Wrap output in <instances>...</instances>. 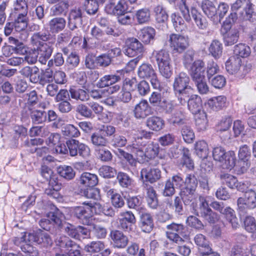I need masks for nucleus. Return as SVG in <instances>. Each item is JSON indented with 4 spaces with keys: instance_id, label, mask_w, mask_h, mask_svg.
<instances>
[{
    "instance_id": "obj_31",
    "label": "nucleus",
    "mask_w": 256,
    "mask_h": 256,
    "mask_svg": "<svg viewBox=\"0 0 256 256\" xmlns=\"http://www.w3.org/2000/svg\"><path fill=\"white\" fill-rule=\"evenodd\" d=\"M108 197H110L112 206L116 208H121L124 204V202L121 195L116 192L112 188H106L105 190Z\"/></svg>"
},
{
    "instance_id": "obj_10",
    "label": "nucleus",
    "mask_w": 256,
    "mask_h": 256,
    "mask_svg": "<svg viewBox=\"0 0 256 256\" xmlns=\"http://www.w3.org/2000/svg\"><path fill=\"white\" fill-rule=\"evenodd\" d=\"M126 44L127 48L124 51L126 55L129 57H142L144 51V48L142 44L136 38H129L126 40Z\"/></svg>"
},
{
    "instance_id": "obj_41",
    "label": "nucleus",
    "mask_w": 256,
    "mask_h": 256,
    "mask_svg": "<svg viewBox=\"0 0 256 256\" xmlns=\"http://www.w3.org/2000/svg\"><path fill=\"white\" fill-rule=\"evenodd\" d=\"M155 30L150 26L142 29L138 33V38L144 43L148 44L154 38Z\"/></svg>"
},
{
    "instance_id": "obj_53",
    "label": "nucleus",
    "mask_w": 256,
    "mask_h": 256,
    "mask_svg": "<svg viewBox=\"0 0 256 256\" xmlns=\"http://www.w3.org/2000/svg\"><path fill=\"white\" fill-rule=\"evenodd\" d=\"M236 158L234 152V151H228L224 158V160L222 162L224 168L231 170L234 168L236 164Z\"/></svg>"
},
{
    "instance_id": "obj_13",
    "label": "nucleus",
    "mask_w": 256,
    "mask_h": 256,
    "mask_svg": "<svg viewBox=\"0 0 256 256\" xmlns=\"http://www.w3.org/2000/svg\"><path fill=\"white\" fill-rule=\"evenodd\" d=\"M189 110L194 115L204 112L202 110V102L200 96L197 94L190 96L186 102Z\"/></svg>"
},
{
    "instance_id": "obj_57",
    "label": "nucleus",
    "mask_w": 256,
    "mask_h": 256,
    "mask_svg": "<svg viewBox=\"0 0 256 256\" xmlns=\"http://www.w3.org/2000/svg\"><path fill=\"white\" fill-rule=\"evenodd\" d=\"M222 182L230 188H234L236 186L238 180L236 178L228 174H224L220 176Z\"/></svg>"
},
{
    "instance_id": "obj_64",
    "label": "nucleus",
    "mask_w": 256,
    "mask_h": 256,
    "mask_svg": "<svg viewBox=\"0 0 256 256\" xmlns=\"http://www.w3.org/2000/svg\"><path fill=\"white\" fill-rule=\"evenodd\" d=\"M53 74L52 70L50 68L42 70L40 72V84L44 86L46 84L52 82Z\"/></svg>"
},
{
    "instance_id": "obj_3",
    "label": "nucleus",
    "mask_w": 256,
    "mask_h": 256,
    "mask_svg": "<svg viewBox=\"0 0 256 256\" xmlns=\"http://www.w3.org/2000/svg\"><path fill=\"white\" fill-rule=\"evenodd\" d=\"M256 208V192L250 189L246 191L244 197H240L237 200V210L240 216H244L248 209Z\"/></svg>"
},
{
    "instance_id": "obj_8",
    "label": "nucleus",
    "mask_w": 256,
    "mask_h": 256,
    "mask_svg": "<svg viewBox=\"0 0 256 256\" xmlns=\"http://www.w3.org/2000/svg\"><path fill=\"white\" fill-rule=\"evenodd\" d=\"M200 204L198 210H194V213L200 216L209 223L214 224L218 220V214L213 212L209 207L205 198L200 196Z\"/></svg>"
},
{
    "instance_id": "obj_28",
    "label": "nucleus",
    "mask_w": 256,
    "mask_h": 256,
    "mask_svg": "<svg viewBox=\"0 0 256 256\" xmlns=\"http://www.w3.org/2000/svg\"><path fill=\"white\" fill-rule=\"evenodd\" d=\"M158 66L171 64L172 60L169 52L165 50L155 51L153 53Z\"/></svg>"
},
{
    "instance_id": "obj_17",
    "label": "nucleus",
    "mask_w": 256,
    "mask_h": 256,
    "mask_svg": "<svg viewBox=\"0 0 256 256\" xmlns=\"http://www.w3.org/2000/svg\"><path fill=\"white\" fill-rule=\"evenodd\" d=\"M205 71V64L200 60L194 61L191 67L190 74L192 80L205 77L204 72Z\"/></svg>"
},
{
    "instance_id": "obj_56",
    "label": "nucleus",
    "mask_w": 256,
    "mask_h": 256,
    "mask_svg": "<svg viewBox=\"0 0 256 256\" xmlns=\"http://www.w3.org/2000/svg\"><path fill=\"white\" fill-rule=\"evenodd\" d=\"M83 7L88 14L94 15L98 12L99 5L94 0H84Z\"/></svg>"
},
{
    "instance_id": "obj_61",
    "label": "nucleus",
    "mask_w": 256,
    "mask_h": 256,
    "mask_svg": "<svg viewBox=\"0 0 256 256\" xmlns=\"http://www.w3.org/2000/svg\"><path fill=\"white\" fill-rule=\"evenodd\" d=\"M146 156L148 160L154 158L158 154L160 146L158 144L151 143L146 148Z\"/></svg>"
},
{
    "instance_id": "obj_20",
    "label": "nucleus",
    "mask_w": 256,
    "mask_h": 256,
    "mask_svg": "<svg viewBox=\"0 0 256 256\" xmlns=\"http://www.w3.org/2000/svg\"><path fill=\"white\" fill-rule=\"evenodd\" d=\"M32 122L34 124H42L47 120L46 112L44 110H37L28 106Z\"/></svg>"
},
{
    "instance_id": "obj_25",
    "label": "nucleus",
    "mask_w": 256,
    "mask_h": 256,
    "mask_svg": "<svg viewBox=\"0 0 256 256\" xmlns=\"http://www.w3.org/2000/svg\"><path fill=\"white\" fill-rule=\"evenodd\" d=\"M242 66V59L236 56H231L226 62L227 72L232 74H236Z\"/></svg>"
},
{
    "instance_id": "obj_51",
    "label": "nucleus",
    "mask_w": 256,
    "mask_h": 256,
    "mask_svg": "<svg viewBox=\"0 0 256 256\" xmlns=\"http://www.w3.org/2000/svg\"><path fill=\"white\" fill-rule=\"evenodd\" d=\"M58 174L62 178L68 180H70L75 176V172L70 166H60L58 168Z\"/></svg>"
},
{
    "instance_id": "obj_14",
    "label": "nucleus",
    "mask_w": 256,
    "mask_h": 256,
    "mask_svg": "<svg viewBox=\"0 0 256 256\" xmlns=\"http://www.w3.org/2000/svg\"><path fill=\"white\" fill-rule=\"evenodd\" d=\"M134 113L136 118H144L152 114V108L146 100H142L135 106Z\"/></svg>"
},
{
    "instance_id": "obj_52",
    "label": "nucleus",
    "mask_w": 256,
    "mask_h": 256,
    "mask_svg": "<svg viewBox=\"0 0 256 256\" xmlns=\"http://www.w3.org/2000/svg\"><path fill=\"white\" fill-rule=\"evenodd\" d=\"M136 18L139 24L148 22L150 19V12L148 8H142L138 10L136 14Z\"/></svg>"
},
{
    "instance_id": "obj_36",
    "label": "nucleus",
    "mask_w": 256,
    "mask_h": 256,
    "mask_svg": "<svg viewBox=\"0 0 256 256\" xmlns=\"http://www.w3.org/2000/svg\"><path fill=\"white\" fill-rule=\"evenodd\" d=\"M70 7V2L68 0H63L54 4L50 8V14L53 16L65 14Z\"/></svg>"
},
{
    "instance_id": "obj_50",
    "label": "nucleus",
    "mask_w": 256,
    "mask_h": 256,
    "mask_svg": "<svg viewBox=\"0 0 256 256\" xmlns=\"http://www.w3.org/2000/svg\"><path fill=\"white\" fill-rule=\"evenodd\" d=\"M208 51L213 57L218 58L222 52V44L218 40H212L208 48Z\"/></svg>"
},
{
    "instance_id": "obj_49",
    "label": "nucleus",
    "mask_w": 256,
    "mask_h": 256,
    "mask_svg": "<svg viewBox=\"0 0 256 256\" xmlns=\"http://www.w3.org/2000/svg\"><path fill=\"white\" fill-rule=\"evenodd\" d=\"M196 155L200 158H206L208 154V144L204 140H200L195 144Z\"/></svg>"
},
{
    "instance_id": "obj_9",
    "label": "nucleus",
    "mask_w": 256,
    "mask_h": 256,
    "mask_svg": "<svg viewBox=\"0 0 256 256\" xmlns=\"http://www.w3.org/2000/svg\"><path fill=\"white\" fill-rule=\"evenodd\" d=\"M48 217L50 218L56 224L62 231H64L68 236L76 239L78 232V226L72 224L62 220L54 212H50Z\"/></svg>"
},
{
    "instance_id": "obj_62",
    "label": "nucleus",
    "mask_w": 256,
    "mask_h": 256,
    "mask_svg": "<svg viewBox=\"0 0 256 256\" xmlns=\"http://www.w3.org/2000/svg\"><path fill=\"white\" fill-rule=\"evenodd\" d=\"M104 248V244L101 241L92 242L85 246V250L88 252H98Z\"/></svg>"
},
{
    "instance_id": "obj_21",
    "label": "nucleus",
    "mask_w": 256,
    "mask_h": 256,
    "mask_svg": "<svg viewBox=\"0 0 256 256\" xmlns=\"http://www.w3.org/2000/svg\"><path fill=\"white\" fill-rule=\"evenodd\" d=\"M53 52V47L48 44H44L37 48L36 52L38 56V61L45 64L50 58Z\"/></svg>"
},
{
    "instance_id": "obj_37",
    "label": "nucleus",
    "mask_w": 256,
    "mask_h": 256,
    "mask_svg": "<svg viewBox=\"0 0 256 256\" xmlns=\"http://www.w3.org/2000/svg\"><path fill=\"white\" fill-rule=\"evenodd\" d=\"M90 140L93 145L98 148L106 146L108 142V139L99 130L92 134L90 136Z\"/></svg>"
},
{
    "instance_id": "obj_44",
    "label": "nucleus",
    "mask_w": 256,
    "mask_h": 256,
    "mask_svg": "<svg viewBox=\"0 0 256 256\" xmlns=\"http://www.w3.org/2000/svg\"><path fill=\"white\" fill-rule=\"evenodd\" d=\"M234 56L241 58H246L251 52L250 48L246 44L240 43L234 46Z\"/></svg>"
},
{
    "instance_id": "obj_19",
    "label": "nucleus",
    "mask_w": 256,
    "mask_h": 256,
    "mask_svg": "<svg viewBox=\"0 0 256 256\" xmlns=\"http://www.w3.org/2000/svg\"><path fill=\"white\" fill-rule=\"evenodd\" d=\"M62 184L58 182L57 177L50 178L48 182V186L46 188L44 192L54 198H58L60 196L59 190L61 189Z\"/></svg>"
},
{
    "instance_id": "obj_27",
    "label": "nucleus",
    "mask_w": 256,
    "mask_h": 256,
    "mask_svg": "<svg viewBox=\"0 0 256 256\" xmlns=\"http://www.w3.org/2000/svg\"><path fill=\"white\" fill-rule=\"evenodd\" d=\"M120 80V77L116 74H106L102 76L96 82L98 88L108 87Z\"/></svg>"
},
{
    "instance_id": "obj_29",
    "label": "nucleus",
    "mask_w": 256,
    "mask_h": 256,
    "mask_svg": "<svg viewBox=\"0 0 256 256\" xmlns=\"http://www.w3.org/2000/svg\"><path fill=\"white\" fill-rule=\"evenodd\" d=\"M140 218V228L145 232H150L153 228V218L150 214L142 212Z\"/></svg>"
},
{
    "instance_id": "obj_23",
    "label": "nucleus",
    "mask_w": 256,
    "mask_h": 256,
    "mask_svg": "<svg viewBox=\"0 0 256 256\" xmlns=\"http://www.w3.org/2000/svg\"><path fill=\"white\" fill-rule=\"evenodd\" d=\"M66 20L62 17H55L48 22L50 31L52 34H58L62 31L66 26Z\"/></svg>"
},
{
    "instance_id": "obj_2",
    "label": "nucleus",
    "mask_w": 256,
    "mask_h": 256,
    "mask_svg": "<svg viewBox=\"0 0 256 256\" xmlns=\"http://www.w3.org/2000/svg\"><path fill=\"white\" fill-rule=\"evenodd\" d=\"M138 76L143 79H148L154 89L161 91L162 89V82L158 80L152 66L150 64H143L138 68Z\"/></svg>"
},
{
    "instance_id": "obj_43",
    "label": "nucleus",
    "mask_w": 256,
    "mask_h": 256,
    "mask_svg": "<svg viewBox=\"0 0 256 256\" xmlns=\"http://www.w3.org/2000/svg\"><path fill=\"white\" fill-rule=\"evenodd\" d=\"M56 245L60 248H65L68 251L70 250V248L71 249L78 248V246L75 242L66 236H62L58 238L56 240Z\"/></svg>"
},
{
    "instance_id": "obj_11",
    "label": "nucleus",
    "mask_w": 256,
    "mask_h": 256,
    "mask_svg": "<svg viewBox=\"0 0 256 256\" xmlns=\"http://www.w3.org/2000/svg\"><path fill=\"white\" fill-rule=\"evenodd\" d=\"M8 42L14 46H4L2 48V56L5 57L10 56L14 52L16 54L23 53L26 52L24 44L18 40L10 36L8 38Z\"/></svg>"
},
{
    "instance_id": "obj_54",
    "label": "nucleus",
    "mask_w": 256,
    "mask_h": 256,
    "mask_svg": "<svg viewBox=\"0 0 256 256\" xmlns=\"http://www.w3.org/2000/svg\"><path fill=\"white\" fill-rule=\"evenodd\" d=\"M182 200L180 197L176 196L174 203L168 200L166 202V206L174 210L176 214L182 215L184 210Z\"/></svg>"
},
{
    "instance_id": "obj_33",
    "label": "nucleus",
    "mask_w": 256,
    "mask_h": 256,
    "mask_svg": "<svg viewBox=\"0 0 256 256\" xmlns=\"http://www.w3.org/2000/svg\"><path fill=\"white\" fill-rule=\"evenodd\" d=\"M69 92L72 98L80 102H86L90 99L89 92L86 90L80 88H70Z\"/></svg>"
},
{
    "instance_id": "obj_40",
    "label": "nucleus",
    "mask_w": 256,
    "mask_h": 256,
    "mask_svg": "<svg viewBox=\"0 0 256 256\" xmlns=\"http://www.w3.org/2000/svg\"><path fill=\"white\" fill-rule=\"evenodd\" d=\"M129 147L131 152L136 155V159L139 162L144 163L148 162L147 156H146V150L144 151V148L142 146L133 143Z\"/></svg>"
},
{
    "instance_id": "obj_45",
    "label": "nucleus",
    "mask_w": 256,
    "mask_h": 256,
    "mask_svg": "<svg viewBox=\"0 0 256 256\" xmlns=\"http://www.w3.org/2000/svg\"><path fill=\"white\" fill-rule=\"evenodd\" d=\"M180 194L185 205H190L192 207L194 206L196 200L195 192L180 190Z\"/></svg>"
},
{
    "instance_id": "obj_6",
    "label": "nucleus",
    "mask_w": 256,
    "mask_h": 256,
    "mask_svg": "<svg viewBox=\"0 0 256 256\" xmlns=\"http://www.w3.org/2000/svg\"><path fill=\"white\" fill-rule=\"evenodd\" d=\"M66 144L68 149V154L71 156H75L78 154L84 158H88L90 155V148L78 140H69L66 141Z\"/></svg>"
},
{
    "instance_id": "obj_4",
    "label": "nucleus",
    "mask_w": 256,
    "mask_h": 256,
    "mask_svg": "<svg viewBox=\"0 0 256 256\" xmlns=\"http://www.w3.org/2000/svg\"><path fill=\"white\" fill-rule=\"evenodd\" d=\"M168 42L172 53L174 54H182L189 46L188 37L180 34H170Z\"/></svg>"
},
{
    "instance_id": "obj_48",
    "label": "nucleus",
    "mask_w": 256,
    "mask_h": 256,
    "mask_svg": "<svg viewBox=\"0 0 256 256\" xmlns=\"http://www.w3.org/2000/svg\"><path fill=\"white\" fill-rule=\"evenodd\" d=\"M35 241L42 246L48 248L52 244V240L48 232H42L35 238Z\"/></svg>"
},
{
    "instance_id": "obj_58",
    "label": "nucleus",
    "mask_w": 256,
    "mask_h": 256,
    "mask_svg": "<svg viewBox=\"0 0 256 256\" xmlns=\"http://www.w3.org/2000/svg\"><path fill=\"white\" fill-rule=\"evenodd\" d=\"M181 134L183 139L186 143L193 142L195 136L192 129L188 126H184L181 130Z\"/></svg>"
},
{
    "instance_id": "obj_22",
    "label": "nucleus",
    "mask_w": 256,
    "mask_h": 256,
    "mask_svg": "<svg viewBox=\"0 0 256 256\" xmlns=\"http://www.w3.org/2000/svg\"><path fill=\"white\" fill-rule=\"evenodd\" d=\"M228 102L224 96L213 97L208 101V105L212 110L218 111L227 106Z\"/></svg>"
},
{
    "instance_id": "obj_38",
    "label": "nucleus",
    "mask_w": 256,
    "mask_h": 256,
    "mask_svg": "<svg viewBox=\"0 0 256 256\" xmlns=\"http://www.w3.org/2000/svg\"><path fill=\"white\" fill-rule=\"evenodd\" d=\"M198 181L194 174H188L184 180V186L180 190L195 192L198 186Z\"/></svg>"
},
{
    "instance_id": "obj_32",
    "label": "nucleus",
    "mask_w": 256,
    "mask_h": 256,
    "mask_svg": "<svg viewBox=\"0 0 256 256\" xmlns=\"http://www.w3.org/2000/svg\"><path fill=\"white\" fill-rule=\"evenodd\" d=\"M17 17L14 20V28L17 31H21L24 30L28 26V18L27 16L28 11L16 12Z\"/></svg>"
},
{
    "instance_id": "obj_1",
    "label": "nucleus",
    "mask_w": 256,
    "mask_h": 256,
    "mask_svg": "<svg viewBox=\"0 0 256 256\" xmlns=\"http://www.w3.org/2000/svg\"><path fill=\"white\" fill-rule=\"evenodd\" d=\"M190 82L188 76L182 72L176 75L174 79L172 85L174 93L182 106L186 104L187 99L193 92V88L190 85Z\"/></svg>"
},
{
    "instance_id": "obj_34",
    "label": "nucleus",
    "mask_w": 256,
    "mask_h": 256,
    "mask_svg": "<svg viewBox=\"0 0 256 256\" xmlns=\"http://www.w3.org/2000/svg\"><path fill=\"white\" fill-rule=\"evenodd\" d=\"M146 124L151 130L158 132L164 127V121L160 117L152 116L146 120Z\"/></svg>"
},
{
    "instance_id": "obj_26",
    "label": "nucleus",
    "mask_w": 256,
    "mask_h": 256,
    "mask_svg": "<svg viewBox=\"0 0 256 256\" xmlns=\"http://www.w3.org/2000/svg\"><path fill=\"white\" fill-rule=\"evenodd\" d=\"M98 24L102 27L106 28V29L105 32L108 35H112L114 37H118L122 34L124 30L122 28H112L110 27V22L108 18H100L98 20Z\"/></svg>"
},
{
    "instance_id": "obj_30",
    "label": "nucleus",
    "mask_w": 256,
    "mask_h": 256,
    "mask_svg": "<svg viewBox=\"0 0 256 256\" xmlns=\"http://www.w3.org/2000/svg\"><path fill=\"white\" fill-rule=\"evenodd\" d=\"M226 34L224 35V42L225 46H230L236 44L239 38V31L234 28L225 30Z\"/></svg>"
},
{
    "instance_id": "obj_59",
    "label": "nucleus",
    "mask_w": 256,
    "mask_h": 256,
    "mask_svg": "<svg viewBox=\"0 0 256 256\" xmlns=\"http://www.w3.org/2000/svg\"><path fill=\"white\" fill-rule=\"evenodd\" d=\"M62 133L64 136L71 138H77L80 136V132L78 128L73 124H67L62 128Z\"/></svg>"
},
{
    "instance_id": "obj_5",
    "label": "nucleus",
    "mask_w": 256,
    "mask_h": 256,
    "mask_svg": "<svg viewBox=\"0 0 256 256\" xmlns=\"http://www.w3.org/2000/svg\"><path fill=\"white\" fill-rule=\"evenodd\" d=\"M92 201L84 202L82 206L72 208V215L79 220L82 224L88 225L92 216Z\"/></svg>"
},
{
    "instance_id": "obj_16",
    "label": "nucleus",
    "mask_w": 256,
    "mask_h": 256,
    "mask_svg": "<svg viewBox=\"0 0 256 256\" xmlns=\"http://www.w3.org/2000/svg\"><path fill=\"white\" fill-rule=\"evenodd\" d=\"M110 235L115 247L124 248L127 246L128 239L121 231L118 230H112Z\"/></svg>"
},
{
    "instance_id": "obj_63",
    "label": "nucleus",
    "mask_w": 256,
    "mask_h": 256,
    "mask_svg": "<svg viewBox=\"0 0 256 256\" xmlns=\"http://www.w3.org/2000/svg\"><path fill=\"white\" fill-rule=\"evenodd\" d=\"M116 179L120 185L123 188L128 187L132 182V180L129 176L123 172H118Z\"/></svg>"
},
{
    "instance_id": "obj_18",
    "label": "nucleus",
    "mask_w": 256,
    "mask_h": 256,
    "mask_svg": "<svg viewBox=\"0 0 256 256\" xmlns=\"http://www.w3.org/2000/svg\"><path fill=\"white\" fill-rule=\"evenodd\" d=\"M142 187L146 190L148 205L152 208H156L158 206V199L155 190L146 182L143 183Z\"/></svg>"
},
{
    "instance_id": "obj_55",
    "label": "nucleus",
    "mask_w": 256,
    "mask_h": 256,
    "mask_svg": "<svg viewBox=\"0 0 256 256\" xmlns=\"http://www.w3.org/2000/svg\"><path fill=\"white\" fill-rule=\"evenodd\" d=\"M172 21L175 30L178 32H182L184 30L186 26L184 20L179 15L176 13L171 16Z\"/></svg>"
},
{
    "instance_id": "obj_24",
    "label": "nucleus",
    "mask_w": 256,
    "mask_h": 256,
    "mask_svg": "<svg viewBox=\"0 0 256 256\" xmlns=\"http://www.w3.org/2000/svg\"><path fill=\"white\" fill-rule=\"evenodd\" d=\"M80 183L83 186L94 188L98 183V176L88 172H83L80 178Z\"/></svg>"
},
{
    "instance_id": "obj_47",
    "label": "nucleus",
    "mask_w": 256,
    "mask_h": 256,
    "mask_svg": "<svg viewBox=\"0 0 256 256\" xmlns=\"http://www.w3.org/2000/svg\"><path fill=\"white\" fill-rule=\"evenodd\" d=\"M194 242L198 248L200 254L201 251L206 250H210V242L204 235L200 234H196L194 237Z\"/></svg>"
},
{
    "instance_id": "obj_39",
    "label": "nucleus",
    "mask_w": 256,
    "mask_h": 256,
    "mask_svg": "<svg viewBox=\"0 0 256 256\" xmlns=\"http://www.w3.org/2000/svg\"><path fill=\"white\" fill-rule=\"evenodd\" d=\"M224 215L225 218L230 224H231L232 228L234 229H236L238 227L239 224L238 222V219L236 218L234 210L228 206L224 210V212H222Z\"/></svg>"
},
{
    "instance_id": "obj_42",
    "label": "nucleus",
    "mask_w": 256,
    "mask_h": 256,
    "mask_svg": "<svg viewBox=\"0 0 256 256\" xmlns=\"http://www.w3.org/2000/svg\"><path fill=\"white\" fill-rule=\"evenodd\" d=\"M154 11L156 21L158 23H162L166 25V22L168 19V14L162 5L158 4L154 7Z\"/></svg>"
},
{
    "instance_id": "obj_46",
    "label": "nucleus",
    "mask_w": 256,
    "mask_h": 256,
    "mask_svg": "<svg viewBox=\"0 0 256 256\" xmlns=\"http://www.w3.org/2000/svg\"><path fill=\"white\" fill-rule=\"evenodd\" d=\"M194 115L196 126L199 131L204 130L208 126V120L206 114L204 112Z\"/></svg>"
},
{
    "instance_id": "obj_7",
    "label": "nucleus",
    "mask_w": 256,
    "mask_h": 256,
    "mask_svg": "<svg viewBox=\"0 0 256 256\" xmlns=\"http://www.w3.org/2000/svg\"><path fill=\"white\" fill-rule=\"evenodd\" d=\"M170 232H166L167 238L170 240L180 244L184 242L183 238H186V228L182 224H172L167 226Z\"/></svg>"
},
{
    "instance_id": "obj_12",
    "label": "nucleus",
    "mask_w": 256,
    "mask_h": 256,
    "mask_svg": "<svg viewBox=\"0 0 256 256\" xmlns=\"http://www.w3.org/2000/svg\"><path fill=\"white\" fill-rule=\"evenodd\" d=\"M161 178V171L157 168H144L140 171V178L143 183L148 182L151 184L156 182Z\"/></svg>"
},
{
    "instance_id": "obj_35",
    "label": "nucleus",
    "mask_w": 256,
    "mask_h": 256,
    "mask_svg": "<svg viewBox=\"0 0 256 256\" xmlns=\"http://www.w3.org/2000/svg\"><path fill=\"white\" fill-rule=\"evenodd\" d=\"M190 14L196 25L200 29L206 28L208 26L206 20L195 8H192Z\"/></svg>"
},
{
    "instance_id": "obj_60",
    "label": "nucleus",
    "mask_w": 256,
    "mask_h": 256,
    "mask_svg": "<svg viewBox=\"0 0 256 256\" xmlns=\"http://www.w3.org/2000/svg\"><path fill=\"white\" fill-rule=\"evenodd\" d=\"M198 92L201 94H207L209 92V86L207 84L205 77L194 80Z\"/></svg>"
},
{
    "instance_id": "obj_15",
    "label": "nucleus",
    "mask_w": 256,
    "mask_h": 256,
    "mask_svg": "<svg viewBox=\"0 0 256 256\" xmlns=\"http://www.w3.org/2000/svg\"><path fill=\"white\" fill-rule=\"evenodd\" d=\"M200 7L204 14L212 20H218L217 8L215 3L210 0H204Z\"/></svg>"
}]
</instances>
